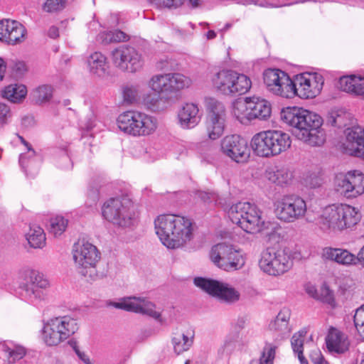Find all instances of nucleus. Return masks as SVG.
Returning a JSON list of instances; mask_svg holds the SVG:
<instances>
[{
	"label": "nucleus",
	"mask_w": 364,
	"mask_h": 364,
	"mask_svg": "<svg viewBox=\"0 0 364 364\" xmlns=\"http://www.w3.org/2000/svg\"><path fill=\"white\" fill-rule=\"evenodd\" d=\"M281 119L295 129L296 137L311 146H321L326 139L325 132L321 128L323 119L314 112L297 107L282 109Z\"/></svg>",
	"instance_id": "nucleus-1"
},
{
	"label": "nucleus",
	"mask_w": 364,
	"mask_h": 364,
	"mask_svg": "<svg viewBox=\"0 0 364 364\" xmlns=\"http://www.w3.org/2000/svg\"><path fill=\"white\" fill-rule=\"evenodd\" d=\"M154 225L161 242L169 249L183 247L193 236L191 220L178 215H161L155 220Z\"/></svg>",
	"instance_id": "nucleus-2"
},
{
	"label": "nucleus",
	"mask_w": 364,
	"mask_h": 364,
	"mask_svg": "<svg viewBox=\"0 0 364 364\" xmlns=\"http://www.w3.org/2000/svg\"><path fill=\"white\" fill-rule=\"evenodd\" d=\"M359 220L360 215L354 207L346 204L331 205L323 210L318 224L325 232L336 231L351 228Z\"/></svg>",
	"instance_id": "nucleus-3"
},
{
	"label": "nucleus",
	"mask_w": 364,
	"mask_h": 364,
	"mask_svg": "<svg viewBox=\"0 0 364 364\" xmlns=\"http://www.w3.org/2000/svg\"><path fill=\"white\" fill-rule=\"evenodd\" d=\"M231 221L244 231L255 234L269 228L270 223L262 217L257 205L249 202H240L232 205L228 210Z\"/></svg>",
	"instance_id": "nucleus-4"
},
{
	"label": "nucleus",
	"mask_w": 364,
	"mask_h": 364,
	"mask_svg": "<svg viewBox=\"0 0 364 364\" xmlns=\"http://www.w3.org/2000/svg\"><path fill=\"white\" fill-rule=\"evenodd\" d=\"M291 143L288 134L279 130H268L256 134L252 139L251 146L257 156L270 157L287 151Z\"/></svg>",
	"instance_id": "nucleus-5"
},
{
	"label": "nucleus",
	"mask_w": 364,
	"mask_h": 364,
	"mask_svg": "<svg viewBox=\"0 0 364 364\" xmlns=\"http://www.w3.org/2000/svg\"><path fill=\"white\" fill-rule=\"evenodd\" d=\"M118 127L123 132L134 136H146L155 132L157 119L144 112L127 111L119 115Z\"/></svg>",
	"instance_id": "nucleus-6"
},
{
	"label": "nucleus",
	"mask_w": 364,
	"mask_h": 364,
	"mask_svg": "<svg viewBox=\"0 0 364 364\" xmlns=\"http://www.w3.org/2000/svg\"><path fill=\"white\" fill-rule=\"evenodd\" d=\"M272 112L270 103L258 97H245L233 103L232 114L242 124H246L252 119H267Z\"/></svg>",
	"instance_id": "nucleus-7"
},
{
	"label": "nucleus",
	"mask_w": 364,
	"mask_h": 364,
	"mask_svg": "<svg viewBox=\"0 0 364 364\" xmlns=\"http://www.w3.org/2000/svg\"><path fill=\"white\" fill-rule=\"evenodd\" d=\"M102 210L107 220L119 227H131L135 222L132 202L127 197L112 198L104 203Z\"/></svg>",
	"instance_id": "nucleus-8"
},
{
	"label": "nucleus",
	"mask_w": 364,
	"mask_h": 364,
	"mask_svg": "<svg viewBox=\"0 0 364 364\" xmlns=\"http://www.w3.org/2000/svg\"><path fill=\"white\" fill-rule=\"evenodd\" d=\"M194 284L221 302L234 304L240 300V294L228 284L202 277H195Z\"/></svg>",
	"instance_id": "nucleus-9"
},
{
	"label": "nucleus",
	"mask_w": 364,
	"mask_h": 364,
	"mask_svg": "<svg viewBox=\"0 0 364 364\" xmlns=\"http://www.w3.org/2000/svg\"><path fill=\"white\" fill-rule=\"evenodd\" d=\"M274 213L281 221L293 223L303 218L306 212V202L296 195H287L274 203Z\"/></svg>",
	"instance_id": "nucleus-10"
},
{
	"label": "nucleus",
	"mask_w": 364,
	"mask_h": 364,
	"mask_svg": "<svg viewBox=\"0 0 364 364\" xmlns=\"http://www.w3.org/2000/svg\"><path fill=\"white\" fill-rule=\"evenodd\" d=\"M213 263L225 272H234L241 268L244 264L242 255L232 246L219 243L213 246L210 253Z\"/></svg>",
	"instance_id": "nucleus-11"
},
{
	"label": "nucleus",
	"mask_w": 364,
	"mask_h": 364,
	"mask_svg": "<svg viewBox=\"0 0 364 364\" xmlns=\"http://www.w3.org/2000/svg\"><path fill=\"white\" fill-rule=\"evenodd\" d=\"M336 191L346 198H354L364 193V174L358 171L339 173L334 179Z\"/></svg>",
	"instance_id": "nucleus-12"
},
{
	"label": "nucleus",
	"mask_w": 364,
	"mask_h": 364,
	"mask_svg": "<svg viewBox=\"0 0 364 364\" xmlns=\"http://www.w3.org/2000/svg\"><path fill=\"white\" fill-rule=\"evenodd\" d=\"M191 80L179 73L154 75L149 82V87L157 93H172L188 87Z\"/></svg>",
	"instance_id": "nucleus-13"
},
{
	"label": "nucleus",
	"mask_w": 364,
	"mask_h": 364,
	"mask_svg": "<svg viewBox=\"0 0 364 364\" xmlns=\"http://www.w3.org/2000/svg\"><path fill=\"white\" fill-rule=\"evenodd\" d=\"M264 83L272 94L284 98L294 97L293 80L279 69H267L263 73Z\"/></svg>",
	"instance_id": "nucleus-14"
},
{
	"label": "nucleus",
	"mask_w": 364,
	"mask_h": 364,
	"mask_svg": "<svg viewBox=\"0 0 364 364\" xmlns=\"http://www.w3.org/2000/svg\"><path fill=\"white\" fill-rule=\"evenodd\" d=\"M113 63L122 70L130 73L139 71L144 65L141 54L134 48L120 46L112 52Z\"/></svg>",
	"instance_id": "nucleus-15"
},
{
	"label": "nucleus",
	"mask_w": 364,
	"mask_h": 364,
	"mask_svg": "<svg viewBox=\"0 0 364 364\" xmlns=\"http://www.w3.org/2000/svg\"><path fill=\"white\" fill-rule=\"evenodd\" d=\"M208 117L206 129L208 137L215 140L223 133L226 113L224 105L214 98L207 101Z\"/></svg>",
	"instance_id": "nucleus-16"
},
{
	"label": "nucleus",
	"mask_w": 364,
	"mask_h": 364,
	"mask_svg": "<svg viewBox=\"0 0 364 364\" xmlns=\"http://www.w3.org/2000/svg\"><path fill=\"white\" fill-rule=\"evenodd\" d=\"M323 77L321 74L306 73L296 75L294 82V96L309 99L316 97L323 85Z\"/></svg>",
	"instance_id": "nucleus-17"
},
{
	"label": "nucleus",
	"mask_w": 364,
	"mask_h": 364,
	"mask_svg": "<svg viewBox=\"0 0 364 364\" xmlns=\"http://www.w3.org/2000/svg\"><path fill=\"white\" fill-rule=\"evenodd\" d=\"M292 260L283 251L273 248L264 250L259 261L260 269L264 273H286L292 266Z\"/></svg>",
	"instance_id": "nucleus-18"
},
{
	"label": "nucleus",
	"mask_w": 364,
	"mask_h": 364,
	"mask_svg": "<svg viewBox=\"0 0 364 364\" xmlns=\"http://www.w3.org/2000/svg\"><path fill=\"white\" fill-rule=\"evenodd\" d=\"M223 154L237 163H245L250 152L247 141L237 134L226 136L221 141Z\"/></svg>",
	"instance_id": "nucleus-19"
},
{
	"label": "nucleus",
	"mask_w": 364,
	"mask_h": 364,
	"mask_svg": "<svg viewBox=\"0 0 364 364\" xmlns=\"http://www.w3.org/2000/svg\"><path fill=\"white\" fill-rule=\"evenodd\" d=\"M109 305L116 309L146 314L157 320L161 316L160 313L154 310L155 305L141 297H124L119 302H110Z\"/></svg>",
	"instance_id": "nucleus-20"
},
{
	"label": "nucleus",
	"mask_w": 364,
	"mask_h": 364,
	"mask_svg": "<svg viewBox=\"0 0 364 364\" xmlns=\"http://www.w3.org/2000/svg\"><path fill=\"white\" fill-rule=\"evenodd\" d=\"M73 254L75 264L84 269L95 267L100 259L97 247L90 242L75 244Z\"/></svg>",
	"instance_id": "nucleus-21"
},
{
	"label": "nucleus",
	"mask_w": 364,
	"mask_h": 364,
	"mask_svg": "<svg viewBox=\"0 0 364 364\" xmlns=\"http://www.w3.org/2000/svg\"><path fill=\"white\" fill-rule=\"evenodd\" d=\"M291 315L290 309L284 307L269 323V329L274 333L275 341H283L289 337L292 330L289 323Z\"/></svg>",
	"instance_id": "nucleus-22"
},
{
	"label": "nucleus",
	"mask_w": 364,
	"mask_h": 364,
	"mask_svg": "<svg viewBox=\"0 0 364 364\" xmlns=\"http://www.w3.org/2000/svg\"><path fill=\"white\" fill-rule=\"evenodd\" d=\"M23 282L20 287L25 292V296L30 300L41 299L42 291L39 289H46L49 286V281L45 274H25Z\"/></svg>",
	"instance_id": "nucleus-23"
},
{
	"label": "nucleus",
	"mask_w": 364,
	"mask_h": 364,
	"mask_svg": "<svg viewBox=\"0 0 364 364\" xmlns=\"http://www.w3.org/2000/svg\"><path fill=\"white\" fill-rule=\"evenodd\" d=\"M346 134V141L343 145L346 151L350 155L364 158V129L359 127L348 128Z\"/></svg>",
	"instance_id": "nucleus-24"
},
{
	"label": "nucleus",
	"mask_w": 364,
	"mask_h": 364,
	"mask_svg": "<svg viewBox=\"0 0 364 364\" xmlns=\"http://www.w3.org/2000/svg\"><path fill=\"white\" fill-rule=\"evenodd\" d=\"M178 123L182 129H191L200 122L201 117L196 104L186 103L178 111Z\"/></svg>",
	"instance_id": "nucleus-25"
},
{
	"label": "nucleus",
	"mask_w": 364,
	"mask_h": 364,
	"mask_svg": "<svg viewBox=\"0 0 364 364\" xmlns=\"http://www.w3.org/2000/svg\"><path fill=\"white\" fill-rule=\"evenodd\" d=\"M90 72L100 77L109 75V65L107 58L100 52H95L87 59Z\"/></svg>",
	"instance_id": "nucleus-26"
},
{
	"label": "nucleus",
	"mask_w": 364,
	"mask_h": 364,
	"mask_svg": "<svg viewBox=\"0 0 364 364\" xmlns=\"http://www.w3.org/2000/svg\"><path fill=\"white\" fill-rule=\"evenodd\" d=\"M329 351L343 353L348 350L349 342L343 333L336 328H331L326 338Z\"/></svg>",
	"instance_id": "nucleus-27"
},
{
	"label": "nucleus",
	"mask_w": 364,
	"mask_h": 364,
	"mask_svg": "<svg viewBox=\"0 0 364 364\" xmlns=\"http://www.w3.org/2000/svg\"><path fill=\"white\" fill-rule=\"evenodd\" d=\"M50 319L59 330L64 341L70 338L78 330L76 320L70 316H56Z\"/></svg>",
	"instance_id": "nucleus-28"
},
{
	"label": "nucleus",
	"mask_w": 364,
	"mask_h": 364,
	"mask_svg": "<svg viewBox=\"0 0 364 364\" xmlns=\"http://www.w3.org/2000/svg\"><path fill=\"white\" fill-rule=\"evenodd\" d=\"M231 70H222L211 77L213 88L220 94L232 97L230 92Z\"/></svg>",
	"instance_id": "nucleus-29"
},
{
	"label": "nucleus",
	"mask_w": 364,
	"mask_h": 364,
	"mask_svg": "<svg viewBox=\"0 0 364 364\" xmlns=\"http://www.w3.org/2000/svg\"><path fill=\"white\" fill-rule=\"evenodd\" d=\"M264 177L270 182L282 186L291 182L293 174L286 167L275 166L268 168L265 171Z\"/></svg>",
	"instance_id": "nucleus-30"
},
{
	"label": "nucleus",
	"mask_w": 364,
	"mask_h": 364,
	"mask_svg": "<svg viewBox=\"0 0 364 364\" xmlns=\"http://www.w3.org/2000/svg\"><path fill=\"white\" fill-rule=\"evenodd\" d=\"M230 92L232 97L247 92L251 88L252 82L245 75L231 70Z\"/></svg>",
	"instance_id": "nucleus-31"
},
{
	"label": "nucleus",
	"mask_w": 364,
	"mask_h": 364,
	"mask_svg": "<svg viewBox=\"0 0 364 364\" xmlns=\"http://www.w3.org/2000/svg\"><path fill=\"white\" fill-rule=\"evenodd\" d=\"M22 141L27 147L28 152L20 155L19 164L26 176L30 175L31 177H33L38 173L37 163L35 159L36 152L23 139H22Z\"/></svg>",
	"instance_id": "nucleus-32"
},
{
	"label": "nucleus",
	"mask_w": 364,
	"mask_h": 364,
	"mask_svg": "<svg viewBox=\"0 0 364 364\" xmlns=\"http://www.w3.org/2000/svg\"><path fill=\"white\" fill-rule=\"evenodd\" d=\"M323 255L326 259L335 261L341 264L358 265L357 257L346 250L326 248L324 250Z\"/></svg>",
	"instance_id": "nucleus-33"
},
{
	"label": "nucleus",
	"mask_w": 364,
	"mask_h": 364,
	"mask_svg": "<svg viewBox=\"0 0 364 364\" xmlns=\"http://www.w3.org/2000/svg\"><path fill=\"white\" fill-rule=\"evenodd\" d=\"M42 338L48 346H55L65 341L59 330L53 323L50 319L44 323L42 329Z\"/></svg>",
	"instance_id": "nucleus-34"
},
{
	"label": "nucleus",
	"mask_w": 364,
	"mask_h": 364,
	"mask_svg": "<svg viewBox=\"0 0 364 364\" xmlns=\"http://www.w3.org/2000/svg\"><path fill=\"white\" fill-rule=\"evenodd\" d=\"M27 90L23 85H10L4 88L1 95L13 103L21 102L26 97Z\"/></svg>",
	"instance_id": "nucleus-35"
},
{
	"label": "nucleus",
	"mask_w": 364,
	"mask_h": 364,
	"mask_svg": "<svg viewBox=\"0 0 364 364\" xmlns=\"http://www.w3.org/2000/svg\"><path fill=\"white\" fill-rule=\"evenodd\" d=\"M26 240L31 247L33 248H41L46 244V235L43 230L39 226H33L30 228L26 234Z\"/></svg>",
	"instance_id": "nucleus-36"
},
{
	"label": "nucleus",
	"mask_w": 364,
	"mask_h": 364,
	"mask_svg": "<svg viewBox=\"0 0 364 364\" xmlns=\"http://www.w3.org/2000/svg\"><path fill=\"white\" fill-rule=\"evenodd\" d=\"M0 350L4 353L8 363H14L26 355L25 348L19 346H9L7 344L0 345Z\"/></svg>",
	"instance_id": "nucleus-37"
},
{
	"label": "nucleus",
	"mask_w": 364,
	"mask_h": 364,
	"mask_svg": "<svg viewBox=\"0 0 364 364\" xmlns=\"http://www.w3.org/2000/svg\"><path fill=\"white\" fill-rule=\"evenodd\" d=\"M141 93L138 85H126L122 87V104L131 105L138 102Z\"/></svg>",
	"instance_id": "nucleus-38"
},
{
	"label": "nucleus",
	"mask_w": 364,
	"mask_h": 364,
	"mask_svg": "<svg viewBox=\"0 0 364 364\" xmlns=\"http://www.w3.org/2000/svg\"><path fill=\"white\" fill-rule=\"evenodd\" d=\"M68 220L62 215H56L50 219L49 232L55 237L60 236L67 228Z\"/></svg>",
	"instance_id": "nucleus-39"
},
{
	"label": "nucleus",
	"mask_w": 364,
	"mask_h": 364,
	"mask_svg": "<svg viewBox=\"0 0 364 364\" xmlns=\"http://www.w3.org/2000/svg\"><path fill=\"white\" fill-rule=\"evenodd\" d=\"M127 39V36L126 33L117 29L107 32H102L97 36V40L104 44L124 41Z\"/></svg>",
	"instance_id": "nucleus-40"
},
{
	"label": "nucleus",
	"mask_w": 364,
	"mask_h": 364,
	"mask_svg": "<svg viewBox=\"0 0 364 364\" xmlns=\"http://www.w3.org/2000/svg\"><path fill=\"white\" fill-rule=\"evenodd\" d=\"M10 31L11 34L10 36L8 37L7 44L16 45L25 40L26 30L18 21H14V29Z\"/></svg>",
	"instance_id": "nucleus-41"
},
{
	"label": "nucleus",
	"mask_w": 364,
	"mask_h": 364,
	"mask_svg": "<svg viewBox=\"0 0 364 364\" xmlns=\"http://www.w3.org/2000/svg\"><path fill=\"white\" fill-rule=\"evenodd\" d=\"M193 338H189L185 334L181 336H175L172 338V343L175 353L181 354L184 351L188 350L193 345Z\"/></svg>",
	"instance_id": "nucleus-42"
},
{
	"label": "nucleus",
	"mask_w": 364,
	"mask_h": 364,
	"mask_svg": "<svg viewBox=\"0 0 364 364\" xmlns=\"http://www.w3.org/2000/svg\"><path fill=\"white\" fill-rule=\"evenodd\" d=\"M33 98L37 104H42L49 101L53 95V88L50 85L39 86L33 92Z\"/></svg>",
	"instance_id": "nucleus-43"
},
{
	"label": "nucleus",
	"mask_w": 364,
	"mask_h": 364,
	"mask_svg": "<svg viewBox=\"0 0 364 364\" xmlns=\"http://www.w3.org/2000/svg\"><path fill=\"white\" fill-rule=\"evenodd\" d=\"M307 334V330L302 328L295 333L291 338V346L294 353L304 352V338Z\"/></svg>",
	"instance_id": "nucleus-44"
},
{
	"label": "nucleus",
	"mask_w": 364,
	"mask_h": 364,
	"mask_svg": "<svg viewBox=\"0 0 364 364\" xmlns=\"http://www.w3.org/2000/svg\"><path fill=\"white\" fill-rule=\"evenodd\" d=\"M350 114L343 109L332 113L331 124L338 127H346L349 120Z\"/></svg>",
	"instance_id": "nucleus-45"
},
{
	"label": "nucleus",
	"mask_w": 364,
	"mask_h": 364,
	"mask_svg": "<svg viewBox=\"0 0 364 364\" xmlns=\"http://www.w3.org/2000/svg\"><path fill=\"white\" fill-rule=\"evenodd\" d=\"M159 94L160 93H158L150 96L146 100L147 105L153 111H159L166 107V101Z\"/></svg>",
	"instance_id": "nucleus-46"
},
{
	"label": "nucleus",
	"mask_w": 364,
	"mask_h": 364,
	"mask_svg": "<svg viewBox=\"0 0 364 364\" xmlns=\"http://www.w3.org/2000/svg\"><path fill=\"white\" fill-rule=\"evenodd\" d=\"M317 300L332 305L335 302L333 291L324 282L318 294Z\"/></svg>",
	"instance_id": "nucleus-47"
},
{
	"label": "nucleus",
	"mask_w": 364,
	"mask_h": 364,
	"mask_svg": "<svg viewBox=\"0 0 364 364\" xmlns=\"http://www.w3.org/2000/svg\"><path fill=\"white\" fill-rule=\"evenodd\" d=\"M14 20L4 19L0 21V41L7 43L8 37L14 29Z\"/></svg>",
	"instance_id": "nucleus-48"
},
{
	"label": "nucleus",
	"mask_w": 364,
	"mask_h": 364,
	"mask_svg": "<svg viewBox=\"0 0 364 364\" xmlns=\"http://www.w3.org/2000/svg\"><path fill=\"white\" fill-rule=\"evenodd\" d=\"M356 75L343 76L338 81V87L346 92L353 93Z\"/></svg>",
	"instance_id": "nucleus-49"
},
{
	"label": "nucleus",
	"mask_w": 364,
	"mask_h": 364,
	"mask_svg": "<svg viewBox=\"0 0 364 364\" xmlns=\"http://www.w3.org/2000/svg\"><path fill=\"white\" fill-rule=\"evenodd\" d=\"M353 321L358 332L364 339V304L356 309Z\"/></svg>",
	"instance_id": "nucleus-50"
},
{
	"label": "nucleus",
	"mask_w": 364,
	"mask_h": 364,
	"mask_svg": "<svg viewBox=\"0 0 364 364\" xmlns=\"http://www.w3.org/2000/svg\"><path fill=\"white\" fill-rule=\"evenodd\" d=\"M65 4L66 0H46L42 9L48 13L55 12L64 9Z\"/></svg>",
	"instance_id": "nucleus-51"
},
{
	"label": "nucleus",
	"mask_w": 364,
	"mask_h": 364,
	"mask_svg": "<svg viewBox=\"0 0 364 364\" xmlns=\"http://www.w3.org/2000/svg\"><path fill=\"white\" fill-rule=\"evenodd\" d=\"M151 4L159 8L176 9L186 0H149Z\"/></svg>",
	"instance_id": "nucleus-52"
},
{
	"label": "nucleus",
	"mask_w": 364,
	"mask_h": 364,
	"mask_svg": "<svg viewBox=\"0 0 364 364\" xmlns=\"http://www.w3.org/2000/svg\"><path fill=\"white\" fill-rule=\"evenodd\" d=\"M275 346H271L267 344L264 347L262 357L260 358V364H272V360L275 355Z\"/></svg>",
	"instance_id": "nucleus-53"
},
{
	"label": "nucleus",
	"mask_w": 364,
	"mask_h": 364,
	"mask_svg": "<svg viewBox=\"0 0 364 364\" xmlns=\"http://www.w3.org/2000/svg\"><path fill=\"white\" fill-rule=\"evenodd\" d=\"M11 68L14 75L17 78L22 77L28 70V68L23 61L13 62Z\"/></svg>",
	"instance_id": "nucleus-54"
},
{
	"label": "nucleus",
	"mask_w": 364,
	"mask_h": 364,
	"mask_svg": "<svg viewBox=\"0 0 364 364\" xmlns=\"http://www.w3.org/2000/svg\"><path fill=\"white\" fill-rule=\"evenodd\" d=\"M59 155L60 158L58 160L59 167L63 169H70L73 167V163L67 150H60Z\"/></svg>",
	"instance_id": "nucleus-55"
},
{
	"label": "nucleus",
	"mask_w": 364,
	"mask_h": 364,
	"mask_svg": "<svg viewBox=\"0 0 364 364\" xmlns=\"http://www.w3.org/2000/svg\"><path fill=\"white\" fill-rule=\"evenodd\" d=\"M11 113L9 106L6 104L0 102V124L7 123V120L11 117Z\"/></svg>",
	"instance_id": "nucleus-56"
},
{
	"label": "nucleus",
	"mask_w": 364,
	"mask_h": 364,
	"mask_svg": "<svg viewBox=\"0 0 364 364\" xmlns=\"http://www.w3.org/2000/svg\"><path fill=\"white\" fill-rule=\"evenodd\" d=\"M353 94L364 97V77L356 76Z\"/></svg>",
	"instance_id": "nucleus-57"
},
{
	"label": "nucleus",
	"mask_w": 364,
	"mask_h": 364,
	"mask_svg": "<svg viewBox=\"0 0 364 364\" xmlns=\"http://www.w3.org/2000/svg\"><path fill=\"white\" fill-rule=\"evenodd\" d=\"M310 359L314 364H323L325 361L321 350L318 348L311 350Z\"/></svg>",
	"instance_id": "nucleus-58"
},
{
	"label": "nucleus",
	"mask_w": 364,
	"mask_h": 364,
	"mask_svg": "<svg viewBox=\"0 0 364 364\" xmlns=\"http://www.w3.org/2000/svg\"><path fill=\"white\" fill-rule=\"evenodd\" d=\"M304 289L309 296L317 300L318 291L314 284L307 282L304 284Z\"/></svg>",
	"instance_id": "nucleus-59"
},
{
	"label": "nucleus",
	"mask_w": 364,
	"mask_h": 364,
	"mask_svg": "<svg viewBox=\"0 0 364 364\" xmlns=\"http://www.w3.org/2000/svg\"><path fill=\"white\" fill-rule=\"evenodd\" d=\"M88 198L91 200L90 204L92 206L93 204H96L99 199V190L97 188H90L87 193Z\"/></svg>",
	"instance_id": "nucleus-60"
},
{
	"label": "nucleus",
	"mask_w": 364,
	"mask_h": 364,
	"mask_svg": "<svg viewBox=\"0 0 364 364\" xmlns=\"http://www.w3.org/2000/svg\"><path fill=\"white\" fill-rule=\"evenodd\" d=\"M306 186H309L311 188H315L318 187L321 184V179L318 176H314V177H310L306 180Z\"/></svg>",
	"instance_id": "nucleus-61"
},
{
	"label": "nucleus",
	"mask_w": 364,
	"mask_h": 364,
	"mask_svg": "<svg viewBox=\"0 0 364 364\" xmlns=\"http://www.w3.org/2000/svg\"><path fill=\"white\" fill-rule=\"evenodd\" d=\"M198 197L204 202L215 200L216 198V196L215 193L203 191L198 193Z\"/></svg>",
	"instance_id": "nucleus-62"
},
{
	"label": "nucleus",
	"mask_w": 364,
	"mask_h": 364,
	"mask_svg": "<svg viewBox=\"0 0 364 364\" xmlns=\"http://www.w3.org/2000/svg\"><path fill=\"white\" fill-rule=\"evenodd\" d=\"M358 265H360L364 267V246L359 251L357 256Z\"/></svg>",
	"instance_id": "nucleus-63"
},
{
	"label": "nucleus",
	"mask_w": 364,
	"mask_h": 364,
	"mask_svg": "<svg viewBox=\"0 0 364 364\" xmlns=\"http://www.w3.org/2000/svg\"><path fill=\"white\" fill-rule=\"evenodd\" d=\"M48 35L51 38H56L59 36L58 28L55 26H51L48 30Z\"/></svg>",
	"instance_id": "nucleus-64"
}]
</instances>
